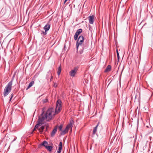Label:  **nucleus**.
Wrapping results in <instances>:
<instances>
[{
    "instance_id": "obj_28",
    "label": "nucleus",
    "mask_w": 153,
    "mask_h": 153,
    "mask_svg": "<svg viewBox=\"0 0 153 153\" xmlns=\"http://www.w3.org/2000/svg\"><path fill=\"white\" fill-rule=\"evenodd\" d=\"M54 87H56L57 86V85L55 84H54Z\"/></svg>"
},
{
    "instance_id": "obj_3",
    "label": "nucleus",
    "mask_w": 153,
    "mask_h": 153,
    "mask_svg": "<svg viewBox=\"0 0 153 153\" xmlns=\"http://www.w3.org/2000/svg\"><path fill=\"white\" fill-rule=\"evenodd\" d=\"M84 42V37L81 35L79 36L76 43V48L77 52H78V48L79 47H82V44Z\"/></svg>"
},
{
    "instance_id": "obj_29",
    "label": "nucleus",
    "mask_w": 153,
    "mask_h": 153,
    "mask_svg": "<svg viewBox=\"0 0 153 153\" xmlns=\"http://www.w3.org/2000/svg\"><path fill=\"white\" fill-rule=\"evenodd\" d=\"M13 94H11V98H13Z\"/></svg>"
},
{
    "instance_id": "obj_18",
    "label": "nucleus",
    "mask_w": 153,
    "mask_h": 153,
    "mask_svg": "<svg viewBox=\"0 0 153 153\" xmlns=\"http://www.w3.org/2000/svg\"><path fill=\"white\" fill-rule=\"evenodd\" d=\"M45 128V126H41L39 129V131L40 132H42L43 131V129H44Z\"/></svg>"
},
{
    "instance_id": "obj_13",
    "label": "nucleus",
    "mask_w": 153,
    "mask_h": 153,
    "mask_svg": "<svg viewBox=\"0 0 153 153\" xmlns=\"http://www.w3.org/2000/svg\"><path fill=\"white\" fill-rule=\"evenodd\" d=\"M41 145L44 146L46 148L48 146V143L47 141L44 140L42 142Z\"/></svg>"
},
{
    "instance_id": "obj_5",
    "label": "nucleus",
    "mask_w": 153,
    "mask_h": 153,
    "mask_svg": "<svg viewBox=\"0 0 153 153\" xmlns=\"http://www.w3.org/2000/svg\"><path fill=\"white\" fill-rule=\"evenodd\" d=\"M89 22L91 24H93L94 23V18L93 16H90L88 17Z\"/></svg>"
},
{
    "instance_id": "obj_26",
    "label": "nucleus",
    "mask_w": 153,
    "mask_h": 153,
    "mask_svg": "<svg viewBox=\"0 0 153 153\" xmlns=\"http://www.w3.org/2000/svg\"><path fill=\"white\" fill-rule=\"evenodd\" d=\"M16 137H15V138H14V140L12 141V142H13L14 141H15V140H16Z\"/></svg>"
},
{
    "instance_id": "obj_32",
    "label": "nucleus",
    "mask_w": 153,
    "mask_h": 153,
    "mask_svg": "<svg viewBox=\"0 0 153 153\" xmlns=\"http://www.w3.org/2000/svg\"><path fill=\"white\" fill-rule=\"evenodd\" d=\"M70 0H69V1H70Z\"/></svg>"
},
{
    "instance_id": "obj_17",
    "label": "nucleus",
    "mask_w": 153,
    "mask_h": 153,
    "mask_svg": "<svg viewBox=\"0 0 153 153\" xmlns=\"http://www.w3.org/2000/svg\"><path fill=\"white\" fill-rule=\"evenodd\" d=\"M45 148L49 152H51L53 148V147L51 146H48Z\"/></svg>"
},
{
    "instance_id": "obj_22",
    "label": "nucleus",
    "mask_w": 153,
    "mask_h": 153,
    "mask_svg": "<svg viewBox=\"0 0 153 153\" xmlns=\"http://www.w3.org/2000/svg\"><path fill=\"white\" fill-rule=\"evenodd\" d=\"M117 57L118 60H119L120 59V56H119V53H118V51L117 50Z\"/></svg>"
},
{
    "instance_id": "obj_12",
    "label": "nucleus",
    "mask_w": 153,
    "mask_h": 153,
    "mask_svg": "<svg viewBox=\"0 0 153 153\" xmlns=\"http://www.w3.org/2000/svg\"><path fill=\"white\" fill-rule=\"evenodd\" d=\"M111 66L110 65H108L106 67L105 69V72H106L108 71H109L111 70Z\"/></svg>"
},
{
    "instance_id": "obj_10",
    "label": "nucleus",
    "mask_w": 153,
    "mask_h": 153,
    "mask_svg": "<svg viewBox=\"0 0 153 153\" xmlns=\"http://www.w3.org/2000/svg\"><path fill=\"white\" fill-rule=\"evenodd\" d=\"M82 29H79L76 31L75 35L78 36L82 32Z\"/></svg>"
},
{
    "instance_id": "obj_31",
    "label": "nucleus",
    "mask_w": 153,
    "mask_h": 153,
    "mask_svg": "<svg viewBox=\"0 0 153 153\" xmlns=\"http://www.w3.org/2000/svg\"><path fill=\"white\" fill-rule=\"evenodd\" d=\"M53 78V77L52 76H51V79H52V78Z\"/></svg>"
},
{
    "instance_id": "obj_25",
    "label": "nucleus",
    "mask_w": 153,
    "mask_h": 153,
    "mask_svg": "<svg viewBox=\"0 0 153 153\" xmlns=\"http://www.w3.org/2000/svg\"><path fill=\"white\" fill-rule=\"evenodd\" d=\"M47 31H45V32L43 31V33L44 35H46L47 34V33L46 32Z\"/></svg>"
},
{
    "instance_id": "obj_21",
    "label": "nucleus",
    "mask_w": 153,
    "mask_h": 153,
    "mask_svg": "<svg viewBox=\"0 0 153 153\" xmlns=\"http://www.w3.org/2000/svg\"><path fill=\"white\" fill-rule=\"evenodd\" d=\"M62 127H63V125L62 124H61L60 125V126H59V129L60 130V131H62Z\"/></svg>"
},
{
    "instance_id": "obj_20",
    "label": "nucleus",
    "mask_w": 153,
    "mask_h": 153,
    "mask_svg": "<svg viewBox=\"0 0 153 153\" xmlns=\"http://www.w3.org/2000/svg\"><path fill=\"white\" fill-rule=\"evenodd\" d=\"M88 82L89 81L87 79H85L83 81V83H84L85 85H86V84L88 83Z\"/></svg>"
},
{
    "instance_id": "obj_16",
    "label": "nucleus",
    "mask_w": 153,
    "mask_h": 153,
    "mask_svg": "<svg viewBox=\"0 0 153 153\" xmlns=\"http://www.w3.org/2000/svg\"><path fill=\"white\" fill-rule=\"evenodd\" d=\"M34 81H32L31 82H30L29 84L28 85L27 87L26 90H27L29 88H30L34 84Z\"/></svg>"
},
{
    "instance_id": "obj_4",
    "label": "nucleus",
    "mask_w": 153,
    "mask_h": 153,
    "mask_svg": "<svg viewBox=\"0 0 153 153\" xmlns=\"http://www.w3.org/2000/svg\"><path fill=\"white\" fill-rule=\"evenodd\" d=\"M77 68V67H75L73 70H71L69 72L70 75L72 77H74L76 74Z\"/></svg>"
},
{
    "instance_id": "obj_14",
    "label": "nucleus",
    "mask_w": 153,
    "mask_h": 153,
    "mask_svg": "<svg viewBox=\"0 0 153 153\" xmlns=\"http://www.w3.org/2000/svg\"><path fill=\"white\" fill-rule=\"evenodd\" d=\"M81 47H82V49H81L79 51V53L80 54H82L83 53V50L85 49H86L87 48L86 46L84 47L82 46Z\"/></svg>"
},
{
    "instance_id": "obj_2",
    "label": "nucleus",
    "mask_w": 153,
    "mask_h": 153,
    "mask_svg": "<svg viewBox=\"0 0 153 153\" xmlns=\"http://www.w3.org/2000/svg\"><path fill=\"white\" fill-rule=\"evenodd\" d=\"M13 80L10 82L6 86L4 91V97L7 96L10 92L12 89V85Z\"/></svg>"
},
{
    "instance_id": "obj_24",
    "label": "nucleus",
    "mask_w": 153,
    "mask_h": 153,
    "mask_svg": "<svg viewBox=\"0 0 153 153\" xmlns=\"http://www.w3.org/2000/svg\"><path fill=\"white\" fill-rule=\"evenodd\" d=\"M48 101V100L47 99H45L43 100V102L44 103H45L47 102Z\"/></svg>"
},
{
    "instance_id": "obj_9",
    "label": "nucleus",
    "mask_w": 153,
    "mask_h": 153,
    "mask_svg": "<svg viewBox=\"0 0 153 153\" xmlns=\"http://www.w3.org/2000/svg\"><path fill=\"white\" fill-rule=\"evenodd\" d=\"M50 26H51L50 25L47 24L44 26L43 28L45 31H47L49 30L50 27Z\"/></svg>"
},
{
    "instance_id": "obj_8",
    "label": "nucleus",
    "mask_w": 153,
    "mask_h": 153,
    "mask_svg": "<svg viewBox=\"0 0 153 153\" xmlns=\"http://www.w3.org/2000/svg\"><path fill=\"white\" fill-rule=\"evenodd\" d=\"M57 126H56V127L52 131V132L51 133V136L53 137L55 134L56 132L57 131Z\"/></svg>"
},
{
    "instance_id": "obj_7",
    "label": "nucleus",
    "mask_w": 153,
    "mask_h": 153,
    "mask_svg": "<svg viewBox=\"0 0 153 153\" xmlns=\"http://www.w3.org/2000/svg\"><path fill=\"white\" fill-rule=\"evenodd\" d=\"M62 143L61 141L60 142L59 144V147L58 149L57 152L58 153H60L61 152L62 149Z\"/></svg>"
},
{
    "instance_id": "obj_27",
    "label": "nucleus",
    "mask_w": 153,
    "mask_h": 153,
    "mask_svg": "<svg viewBox=\"0 0 153 153\" xmlns=\"http://www.w3.org/2000/svg\"><path fill=\"white\" fill-rule=\"evenodd\" d=\"M68 0H65L64 1V4H65L66 3V2Z\"/></svg>"
},
{
    "instance_id": "obj_23",
    "label": "nucleus",
    "mask_w": 153,
    "mask_h": 153,
    "mask_svg": "<svg viewBox=\"0 0 153 153\" xmlns=\"http://www.w3.org/2000/svg\"><path fill=\"white\" fill-rule=\"evenodd\" d=\"M78 36L76 35H74V39L75 40H77L78 39L77 38H78Z\"/></svg>"
},
{
    "instance_id": "obj_19",
    "label": "nucleus",
    "mask_w": 153,
    "mask_h": 153,
    "mask_svg": "<svg viewBox=\"0 0 153 153\" xmlns=\"http://www.w3.org/2000/svg\"><path fill=\"white\" fill-rule=\"evenodd\" d=\"M61 66L60 65L59 67L58 68V71L57 72V73L58 75H59V74L60 73V72H61Z\"/></svg>"
},
{
    "instance_id": "obj_1",
    "label": "nucleus",
    "mask_w": 153,
    "mask_h": 153,
    "mask_svg": "<svg viewBox=\"0 0 153 153\" xmlns=\"http://www.w3.org/2000/svg\"><path fill=\"white\" fill-rule=\"evenodd\" d=\"M62 102L60 100H58L56 102L55 110L53 108H49L45 113L44 111L41 114V116L39 117L38 121V123L36 124L34 127V130L40 126L42 124V122L46 120L47 121L51 120L53 116L58 114L62 109L61 103Z\"/></svg>"
},
{
    "instance_id": "obj_11",
    "label": "nucleus",
    "mask_w": 153,
    "mask_h": 153,
    "mask_svg": "<svg viewBox=\"0 0 153 153\" xmlns=\"http://www.w3.org/2000/svg\"><path fill=\"white\" fill-rule=\"evenodd\" d=\"M69 129H67L66 128V127L65 128V129L64 130H62V131H61V135H64V134H65L67 132H68V130Z\"/></svg>"
},
{
    "instance_id": "obj_15",
    "label": "nucleus",
    "mask_w": 153,
    "mask_h": 153,
    "mask_svg": "<svg viewBox=\"0 0 153 153\" xmlns=\"http://www.w3.org/2000/svg\"><path fill=\"white\" fill-rule=\"evenodd\" d=\"M98 125L99 123H98L97 124L96 126L94 128L93 131V134H95V133L97 131Z\"/></svg>"
},
{
    "instance_id": "obj_30",
    "label": "nucleus",
    "mask_w": 153,
    "mask_h": 153,
    "mask_svg": "<svg viewBox=\"0 0 153 153\" xmlns=\"http://www.w3.org/2000/svg\"><path fill=\"white\" fill-rule=\"evenodd\" d=\"M12 98H11V97L10 98V101L12 100Z\"/></svg>"
},
{
    "instance_id": "obj_6",
    "label": "nucleus",
    "mask_w": 153,
    "mask_h": 153,
    "mask_svg": "<svg viewBox=\"0 0 153 153\" xmlns=\"http://www.w3.org/2000/svg\"><path fill=\"white\" fill-rule=\"evenodd\" d=\"M74 123V121L73 120L70 121V123L66 126V128L67 129H69L70 127H72Z\"/></svg>"
}]
</instances>
